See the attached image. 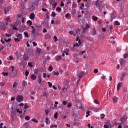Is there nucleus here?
<instances>
[{
    "mask_svg": "<svg viewBox=\"0 0 128 128\" xmlns=\"http://www.w3.org/2000/svg\"><path fill=\"white\" fill-rule=\"evenodd\" d=\"M16 100L18 102H22L24 100V97L22 96H18L16 98Z\"/></svg>",
    "mask_w": 128,
    "mask_h": 128,
    "instance_id": "nucleus-1",
    "label": "nucleus"
},
{
    "mask_svg": "<svg viewBox=\"0 0 128 128\" xmlns=\"http://www.w3.org/2000/svg\"><path fill=\"white\" fill-rule=\"evenodd\" d=\"M82 28H83V32H84L88 30V29L90 28V26L88 24H86V26H83Z\"/></svg>",
    "mask_w": 128,
    "mask_h": 128,
    "instance_id": "nucleus-2",
    "label": "nucleus"
},
{
    "mask_svg": "<svg viewBox=\"0 0 128 128\" xmlns=\"http://www.w3.org/2000/svg\"><path fill=\"white\" fill-rule=\"evenodd\" d=\"M10 10H12V8H10V7H6L4 8V14H8V12L10 11Z\"/></svg>",
    "mask_w": 128,
    "mask_h": 128,
    "instance_id": "nucleus-3",
    "label": "nucleus"
},
{
    "mask_svg": "<svg viewBox=\"0 0 128 128\" xmlns=\"http://www.w3.org/2000/svg\"><path fill=\"white\" fill-rule=\"evenodd\" d=\"M15 55L16 56V58H20V56H22V54L16 51L15 52Z\"/></svg>",
    "mask_w": 128,
    "mask_h": 128,
    "instance_id": "nucleus-4",
    "label": "nucleus"
},
{
    "mask_svg": "<svg viewBox=\"0 0 128 128\" xmlns=\"http://www.w3.org/2000/svg\"><path fill=\"white\" fill-rule=\"evenodd\" d=\"M122 82H120L119 84H118V86H117V90L118 92V90H120V88H122Z\"/></svg>",
    "mask_w": 128,
    "mask_h": 128,
    "instance_id": "nucleus-5",
    "label": "nucleus"
},
{
    "mask_svg": "<svg viewBox=\"0 0 128 128\" xmlns=\"http://www.w3.org/2000/svg\"><path fill=\"white\" fill-rule=\"evenodd\" d=\"M0 27L1 28L2 30H6V26H4V24H2L0 25Z\"/></svg>",
    "mask_w": 128,
    "mask_h": 128,
    "instance_id": "nucleus-6",
    "label": "nucleus"
},
{
    "mask_svg": "<svg viewBox=\"0 0 128 128\" xmlns=\"http://www.w3.org/2000/svg\"><path fill=\"white\" fill-rule=\"evenodd\" d=\"M62 59V56H56V60L58 62Z\"/></svg>",
    "mask_w": 128,
    "mask_h": 128,
    "instance_id": "nucleus-7",
    "label": "nucleus"
},
{
    "mask_svg": "<svg viewBox=\"0 0 128 128\" xmlns=\"http://www.w3.org/2000/svg\"><path fill=\"white\" fill-rule=\"evenodd\" d=\"M126 76V72L122 73V78H120L121 81L124 80V76Z\"/></svg>",
    "mask_w": 128,
    "mask_h": 128,
    "instance_id": "nucleus-8",
    "label": "nucleus"
},
{
    "mask_svg": "<svg viewBox=\"0 0 128 128\" xmlns=\"http://www.w3.org/2000/svg\"><path fill=\"white\" fill-rule=\"evenodd\" d=\"M30 20H34V13L31 14L30 16Z\"/></svg>",
    "mask_w": 128,
    "mask_h": 128,
    "instance_id": "nucleus-9",
    "label": "nucleus"
},
{
    "mask_svg": "<svg viewBox=\"0 0 128 128\" xmlns=\"http://www.w3.org/2000/svg\"><path fill=\"white\" fill-rule=\"evenodd\" d=\"M95 5L97 8H98L100 10V2H98V0L96 1Z\"/></svg>",
    "mask_w": 128,
    "mask_h": 128,
    "instance_id": "nucleus-10",
    "label": "nucleus"
},
{
    "mask_svg": "<svg viewBox=\"0 0 128 128\" xmlns=\"http://www.w3.org/2000/svg\"><path fill=\"white\" fill-rule=\"evenodd\" d=\"M28 10L30 12H32V10H34V5H32L30 8H28Z\"/></svg>",
    "mask_w": 128,
    "mask_h": 128,
    "instance_id": "nucleus-11",
    "label": "nucleus"
},
{
    "mask_svg": "<svg viewBox=\"0 0 128 128\" xmlns=\"http://www.w3.org/2000/svg\"><path fill=\"white\" fill-rule=\"evenodd\" d=\"M91 4L90 2H87L86 3V6L88 8L90 7V6H91Z\"/></svg>",
    "mask_w": 128,
    "mask_h": 128,
    "instance_id": "nucleus-12",
    "label": "nucleus"
},
{
    "mask_svg": "<svg viewBox=\"0 0 128 128\" xmlns=\"http://www.w3.org/2000/svg\"><path fill=\"white\" fill-rule=\"evenodd\" d=\"M52 74H54V76H58L60 73H58V72L54 71L52 73Z\"/></svg>",
    "mask_w": 128,
    "mask_h": 128,
    "instance_id": "nucleus-13",
    "label": "nucleus"
},
{
    "mask_svg": "<svg viewBox=\"0 0 128 128\" xmlns=\"http://www.w3.org/2000/svg\"><path fill=\"white\" fill-rule=\"evenodd\" d=\"M42 78L40 77V76H39L38 77V83L40 84V82H42Z\"/></svg>",
    "mask_w": 128,
    "mask_h": 128,
    "instance_id": "nucleus-14",
    "label": "nucleus"
},
{
    "mask_svg": "<svg viewBox=\"0 0 128 128\" xmlns=\"http://www.w3.org/2000/svg\"><path fill=\"white\" fill-rule=\"evenodd\" d=\"M46 124H50V120H48V117L46 118Z\"/></svg>",
    "mask_w": 128,
    "mask_h": 128,
    "instance_id": "nucleus-15",
    "label": "nucleus"
},
{
    "mask_svg": "<svg viewBox=\"0 0 128 128\" xmlns=\"http://www.w3.org/2000/svg\"><path fill=\"white\" fill-rule=\"evenodd\" d=\"M40 52H42V49H40V48H37L36 54H40Z\"/></svg>",
    "mask_w": 128,
    "mask_h": 128,
    "instance_id": "nucleus-16",
    "label": "nucleus"
},
{
    "mask_svg": "<svg viewBox=\"0 0 128 128\" xmlns=\"http://www.w3.org/2000/svg\"><path fill=\"white\" fill-rule=\"evenodd\" d=\"M32 80H34L36 79V75L32 74L31 76Z\"/></svg>",
    "mask_w": 128,
    "mask_h": 128,
    "instance_id": "nucleus-17",
    "label": "nucleus"
},
{
    "mask_svg": "<svg viewBox=\"0 0 128 128\" xmlns=\"http://www.w3.org/2000/svg\"><path fill=\"white\" fill-rule=\"evenodd\" d=\"M26 24H29L30 26H32V22L30 21V20H28V21H27Z\"/></svg>",
    "mask_w": 128,
    "mask_h": 128,
    "instance_id": "nucleus-18",
    "label": "nucleus"
},
{
    "mask_svg": "<svg viewBox=\"0 0 128 128\" xmlns=\"http://www.w3.org/2000/svg\"><path fill=\"white\" fill-rule=\"evenodd\" d=\"M58 4V2H56L55 3L52 4V8H56V6Z\"/></svg>",
    "mask_w": 128,
    "mask_h": 128,
    "instance_id": "nucleus-19",
    "label": "nucleus"
},
{
    "mask_svg": "<svg viewBox=\"0 0 128 128\" xmlns=\"http://www.w3.org/2000/svg\"><path fill=\"white\" fill-rule=\"evenodd\" d=\"M90 111H87L86 113V118H88V116H90Z\"/></svg>",
    "mask_w": 128,
    "mask_h": 128,
    "instance_id": "nucleus-20",
    "label": "nucleus"
},
{
    "mask_svg": "<svg viewBox=\"0 0 128 128\" xmlns=\"http://www.w3.org/2000/svg\"><path fill=\"white\" fill-rule=\"evenodd\" d=\"M56 16V12H52V14H51V16L52 18H54V16Z\"/></svg>",
    "mask_w": 128,
    "mask_h": 128,
    "instance_id": "nucleus-21",
    "label": "nucleus"
},
{
    "mask_svg": "<svg viewBox=\"0 0 128 128\" xmlns=\"http://www.w3.org/2000/svg\"><path fill=\"white\" fill-rule=\"evenodd\" d=\"M82 76H84L83 75H82V74H80L79 76H78V82H80L82 78Z\"/></svg>",
    "mask_w": 128,
    "mask_h": 128,
    "instance_id": "nucleus-22",
    "label": "nucleus"
},
{
    "mask_svg": "<svg viewBox=\"0 0 128 128\" xmlns=\"http://www.w3.org/2000/svg\"><path fill=\"white\" fill-rule=\"evenodd\" d=\"M72 6L73 8H74L78 6V4L76 3H73Z\"/></svg>",
    "mask_w": 128,
    "mask_h": 128,
    "instance_id": "nucleus-23",
    "label": "nucleus"
},
{
    "mask_svg": "<svg viewBox=\"0 0 128 128\" xmlns=\"http://www.w3.org/2000/svg\"><path fill=\"white\" fill-rule=\"evenodd\" d=\"M48 93H46V92H44L43 93L44 96H46V98H48Z\"/></svg>",
    "mask_w": 128,
    "mask_h": 128,
    "instance_id": "nucleus-24",
    "label": "nucleus"
},
{
    "mask_svg": "<svg viewBox=\"0 0 128 128\" xmlns=\"http://www.w3.org/2000/svg\"><path fill=\"white\" fill-rule=\"evenodd\" d=\"M116 100H118V98H116V97L113 98V102H116Z\"/></svg>",
    "mask_w": 128,
    "mask_h": 128,
    "instance_id": "nucleus-25",
    "label": "nucleus"
},
{
    "mask_svg": "<svg viewBox=\"0 0 128 128\" xmlns=\"http://www.w3.org/2000/svg\"><path fill=\"white\" fill-rule=\"evenodd\" d=\"M24 34L26 38H28V32H24Z\"/></svg>",
    "mask_w": 128,
    "mask_h": 128,
    "instance_id": "nucleus-26",
    "label": "nucleus"
},
{
    "mask_svg": "<svg viewBox=\"0 0 128 128\" xmlns=\"http://www.w3.org/2000/svg\"><path fill=\"white\" fill-rule=\"evenodd\" d=\"M96 34V28H94V30L92 31V34L94 36V34Z\"/></svg>",
    "mask_w": 128,
    "mask_h": 128,
    "instance_id": "nucleus-27",
    "label": "nucleus"
},
{
    "mask_svg": "<svg viewBox=\"0 0 128 128\" xmlns=\"http://www.w3.org/2000/svg\"><path fill=\"white\" fill-rule=\"evenodd\" d=\"M21 28L22 30H26V25L24 24H22L21 26Z\"/></svg>",
    "mask_w": 128,
    "mask_h": 128,
    "instance_id": "nucleus-28",
    "label": "nucleus"
},
{
    "mask_svg": "<svg viewBox=\"0 0 128 128\" xmlns=\"http://www.w3.org/2000/svg\"><path fill=\"white\" fill-rule=\"evenodd\" d=\"M22 86H26V82L24 81L22 82Z\"/></svg>",
    "mask_w": 128,
    "mask_h": 128,
    "instance_id": "nucleus-29",
    "label": "nucleus"
},
{
    "mask_svg": "<svg viewBox=\"0 0 128 128\" xmlns=\"http://www.w3.org/2000/svg\"><path fill=\"white\" fill-rule=\"evenodd\" d=\"M47 84H48L50 88H52V84L50 82H48Z\"/></svg>",
    "mask_w": 128,
    "mask_h": 128,
    "instance_id": "nucleus-30",
    "label": "nucleus"
},
{
    "mask_svg": "<svg viewBox=\"0 0 128 128\" xmlns=\"http://www.w3.org/2000/svg\"><path fill=\"white\" fill-rule=\"evenodd\" d=\"M114 25L115 26H120V22H118V20L116 21Z\"/></svg>",
    "mask_w": 128,
    "mask_h": 128,
    "instance_id": "nucleus-31",
    "label": "nucleus"
},
{
    "mask_svg": "<svg viewBox=\"0 0 128 128\" xmlns=\"http://www.w3.org/2000/svg\"><path fill=\"white\" fill-rule=\"evenodd\" d=\"M12 26H13L12 30H18V28L16 27V25H12Z\"/></svg>",
    "mask_w": 128,
    "mask_h": 128,
    "instance_id": "nucleus-32",
    "label": "nucleus"
},
{
    "mask_svg": "<svg viewBox=\"0 0 128 128\" xmlns=\"http://www.w3.org/2000/svg\"><path fill=\"white\" fill-rule=\"evenodd\" d=\"M54 42H58V37L56 36H54Z\"/></svg>",
    "mask_w": 128,
    "mask_h": 128,
    "instance_id": "nucleus-33",
    "label": "nucleus"
},
{
    "mask_svg": "<svg viewBox=\"0 0 128 128\" xmlns=\"http://www.w3.org/2000/svg\"><path fill=\"white\" fill-rule=\"evenodd\" d=\"M16 110L17 112H19V114H22V111H20V109H18V108H17Z\"/></svg>",
    "mask_w": 128,
    "mask_h": 128,
    "instance_id": "nucleus-34",
    "label": "nucleus"
},
{
    "mask_svg": "<svg viewBox=\"0 0 128 128\" xmlns=\"http://www.w3.org/2000/svg\"><path fill=\"white\" fill-rule=\"evenodd\" d=\"M17 84H18V83L16 82H14V83L13 84V88H16V86Z\"/></svg>",
    "mask_w": 128,
    "mask_h": 128,
    "instance_id": "nucleus-35",
    "label": "nucleus"
},
{
    "mask_svg": "<svg viewBox=\"0 0 128 128\" xmlns=\"http://www.w3.org/2000/svg\"><path fill=\"white\" fill-rule=\"evenodd\" d=\"M30 116H26L25 117V119L26 120H30Z\"/></svg>",
    "mask_w": 128,
    "mask_h": 128,
    "instance_id": "nucleus-36",
    "label": "nucleus"
},
{
    "mask_svg": "<svg viewBox=\"0 0 128 128\" xmlns=\"http://www.w3.org/2000/svg\"><path fill=\"white\" fill-rule=\"evenodd\" d=\"M74 31L76 32V34H78V32H80V29L76 28L75 29Z\"/></svg>",
    "mask_w": 128,
    "mask_h": 128,
    "instance_id": "nucleus-37",
    "label": "nucleus"
},
{
    "mask_svg": "<svg viewBox=\"0 0 128 128\" xmlns=\"http://www.w3.org/2000/svg\"><path fill=\"white\" fill-rule=\"evenodd\" d=\"M2 74L4 75V76H8V72H6L4 73V72H2Z\"/></svg>",
    "mask_w": 128,
    "mask_h": 128,
    "instance_id": "nucleus-38",
    "label": "nucleus"
},
{
    "mask_svg": "<svg viewBox=\"0 0 128 128\" xmlns=\"http://www.w3.org/2000/svg\"><path fill=\"white\" fill-rule=\"evenodd\" d=\"M128 56V54H124V58H126Z\"/></svg>",
    "mask_w": 128,
    "mask_h": 128,
    "instance_id": "nucleus-39",
    "label": "nucleus"
},
{
    "mask_svg": "<svg viewBox=\"0 0 128 128\" xmlns=\"http://www.w3.org/2000/svg\"><path fill=\"white\" fill-rule=\"evenodd\" d=\"M48 70L50 71V72H52V66H49Z\"/></svg>",
    "mask_w": 128,
    "mask_h": 128,
    "instance_id": "nucleus-40",
    "label": "nucleus"
},
{
    "mask_svg": "<svg viewBox=\"0 0 128 128\" xmlns=\"http://www.w3.org/2000/svg\"><path fill=\"white\" fill-rule=\"evenodd\" d=\"M14 40H15V42H20V40L18 38H14Z\"/></svg>",
    "mask_w": 128,
    "mask_h": 128,
    "instance_id": "nucleus-41",
    "label": "nucleus"
},
{
    "mask_svg": "<svg viewBox=\"0 0 128 128\" xmlns=\"http://www.w3.org/2000/svg\"><path fill=\"white\" fill-rule=\"evenodd\" d=\"M56 10H58V12H60V10H62V8L58 7L56 8Z\"/></svg>",
    "mask_w": 128,
    "mask_h": 128,
    "instance_id": "nucleus-42",
    "label": "nucleus"
},
{
    "mask_svg": "<svg viewBox=\"0 0 128 128\" xmlns=\"http://www.w3.org/2000/svg\"><path fill=\"white\" fill-rule=\"evenodd\" d=\"M68 102H66V101H63L62 102V104H64V106H66Z\"/></svg>",
    "mask_w": 128,
    "mask_h": 128,
    "instance_id": "nucleus-43",
    "label": "nucleus"
},
{
    "mask_svg": "<svg viewBox=\"0 0 128 128\" xmlns=\"http://www.w3.org/2000/svg\"><path fill=\"white\" fill-rule=\"evenodd\" d=\"M70 16V14L68 13V14H66L65 18H68V16Z\"/></svg>",
    "mask_w": 128,
    "mask_h": 128,
    "instance_id": "nucleus-44",
    "label": "nucleus"
},
{
    "mask_svg": "<svg viewBox=\"0 0 128 128\" xmlns=\"http://www.w3.org/2000/svg\"><path fill=\"white\" fill-rule=\"evenodd\" d=\"M28 66H30V68H32V66H33L32 64V62H28Z\"/></svg>",
    "mask_w": 128,
    "mask_h": 128,
    "instance_id": "nucleus-45",
    "label": "nucleus"
},
{
    "mask_svg": "<svg viewBox=\"0 0 128 128\" xmlns=\"http://www.w3.org/2000/svg\"><path fill=\"white\" fill-rule=\"evenodd\" d=\"M94 74H98V69H94Z\"/></svg>",
    "mask_w": 128,
    "mask_h": 128,
    "instance_id": "nucleus-46",
    "label": "nucleus"
},
{
    "mask_svg": "<svg viewBox=\"0 0 128 128\" xmlns=\"http://www.w3.org/2000/svg\"><path fill=\"white\" fill-rule=\"evenodd\" d=\"M25 74H26V76H28V74H30V72H29L28 70H26V72Z\"/></svg>",
    "mask_w": 128,
    "mask_h": 128,
    "instance_id": "nucleus-47",
    "label": "nucleus"
},
{
    "mask_svg": "<svg viewBox=\"0 0 128 128\" xmlns=\"http://www.w3.org/2000/svg\"><path fill=\"white\" fill-rule=\"evenodd\" d=\"M76 44V46H82V42H79V44L76 43V44Z\"/></svg>",
    "mask_w": 128,
    "mask_h": 128,
    "instance_id": "nucleus-48",
    "label": "nucleus"
},
{
    "mask_svg": "<svg viewBox=\"0 0 128 128\" xmlns=\"http://www.w3.org/2000/svg\"><path fill=\"white\" fill-rule=\"evenodd\" d=\"M45 112L46 114V116H48V112H50V110H45Z\"/></svg>",
    "mask_w": 128,
    "mask_h": 128,
    "instance_id": "nucleus-49",
    "label": "nucleus"
},
{
    "mask_svg": "<svg viewBox=\"0 0 128 128\" xmlns=\"http://www.w3.org/2000/svg\"><path fill=\"white\" fill-rule=\"evenodd\" d=\"M32 44L34 45V46H36L38 44H36V42H32Z\"/></svg>",
    "mask_w": 128,
    "mask_h": 128,
    "instance_id": "nucleus-50",
    "label": "nucleus"
},
{
    "mask_svg": "<svg viewBox=\"0 0 128 128\" xmlns=\"http://www.w3.org/2000/svg\"><path fill=\"white\" fill-rule=\"evenodd\" d=\"M94 104H100L98 101L97 100H94Z\"/></svg>",
    "mask_w": 128,
    "mask_h": 128,
    "instance_id": "nucleus-51",
    "label": "nucleus"
},
{
    "mask_svg": "<svg viewBox=\"0 0 128 128\" xmlns=\"http://www.w3.org/2000/svg\"><path fill=\"white\" fill-rule=\"evenodd\" d=\"M6 36H8V38H10V36H12V34H8V33H6Z\"/></svg>",
    "mask_w": 128,
    "mask_h": 128,
    "instance_id": "nucleus-52",
    "label": "nucleus"
},
{
    "mask_svg": "<svg viewBox=\"0 0 128 128\" xmlns=\"http://www.w3.org/2000/svg\"><path fill=\"white\" fill-rule=\"evenodd\" d=\"M54 118H58V113H55L54 114Z\"/></svg>",
    "mask_w": 128,
    "mask_h": 128,
    "instance_id": "nucleus-53",
    "label": "nucleus"
},
{
    "mask_svg": "<svg viewBox=\"0 0 128 128\" xmlns=\"http://www.w3.org/2000/svg\"><path fill=\"white\" fill-rule=\"evenodd\" d=\"M102 116H101V118H102V120L104 119V116H105L104 114H102Z\"/></svg>",
    "mask_w": 128,
    "mask_h": 128,
    "instance_id": "nucleus-54",
    "label": "nucleus"
},
{
    "mask_svg": "<svg viewBox=\"0 0 128 128\" xmlns=\"http://www.w3.org/2000/svg\"><path fill=\"white\" fill-rule=\"evenodd\" d=\"M72 107V103H68V108H71Z\"/></svg>",
    "mask_w": 128,
    "mask_h": 128,
    "instance_id": "nucleus-55",
    "label": "nucleus"
},
{
    "mask_svg": "<svg viewBox=\"0 0 128 128\" xmlns=\"http://www.w3.org/2000/svg\"><path fill=\"white\" fill-rule=\"evenodd\" d=\"M24 60H28V56L24 57Z\"/></svg>",
    "mask_w": 128,
    "mask_h": 128,
    "instance_id": "nucleus-56",
    "label": "nucleus"
},
{
    "mask_svg": "<svg viewBox=\"0 0 128 128\" xmlns=\"http://www.w3.org/2000/svg\"><path fill=\"white\" fill-rule=\"evenodd\" d=\"M9 59L10 60H14V57H12V56H10Z\"/></svg>",
    "mask_w": 128,
    "mask_h": 128,
    "instance_id": "nucleus-57",
    "label": "nucleus"
},
{
    "mask_svg": "<svg viewBox=\"0 0 128 128\" xmlns=\"http://www.w3.org/2000/svg\"><path fill=\"white\" fill-rule=\"evenodd\" d=\"M94 20L95 22H96V20H98V18L97 17H94Z\"/></svg>",
    "mask_w": 128,
    "mask_h": 128,
    "instance_id": "nucleus-58",
    "label": "nucleus"
},
{
    "mask_svg": "<svg viewBox=\"0 0 128 128\" xmlns=\"http://www.w3.org/2000/svg\"><path fill=\"white\" fill-rule=\"evenodd\" d=\"M43 32H48V30H46V29L44 28L43 29Z\"/></svg>",
    "mask_w": 128,
    "mask_h": 128,
    "instance_id": "nucleus-59",
    "label": "nucleus"
},
{
    "mask_svg": "<svg viewBox=\"0 0 128 128\" xmlns=\"http://www.w3.org/2000/svg\"><path fill=\"white\" fill-rule=\"evenodd\" d=\"M42 12H46V10H48L44 8H42Z\"/></svg>",
    "mask_w": 128,
    "mask_h": 128,
    "instance_id": "nucleus-60",
    "label": "nucleus"
},
{
    "mask_svg": "<svg viewBox=\"0 0 128 128\" xmlns=\"http://www.w3.org/2000/svg\"><path fill=\"white\" fill-rule=\"evenodd\" d=\"M4 126V123L2 122L0 124V128H2V126Z\"/></svg>",
    "mask_w": 128,
    "mask_h": 128,
    "instance_id": "nucleus-61",
    "label": "nucleus"
},
{
    "mask_svg": "<svg viewBox=\"0 0 128 128\" xmlns=\"http://www.w3.org/2000/svg\"><path fill=\"white\" fill-rule=\"evenodd\" d=\"M32 32L33 34H36V29L34 28Z\"/></svg>",
    "mask_w": 128,
    "mask_h": 128,
    "instance_id": "nucleus-62",
    "label": "nucleus"
},
{
    "mask_svg": "<svg viewBox=\"0 0 128 128\" xmlns=\"http://www.w3.org/2000/svg\"><path fill=\"white\" fill-rule=\"evenodd\" d=\"M43 77L44 78H46V74L44 73L43 74Z\"/></svg>",
    "mask_w": 128,
    "mask_h": 128,
    "instance_id": "nucleus-63",
    "label": "nucleus"
},
{
    "mask_svg": "<svg viewBox=\"0 0 128 128\" xmlns=\"http://www.w3.org/2000/svg\"><path fill=\"white\" fill-rule=\"evenodd\" d=\"M104 128H109V126H108V125H104Z\"/></svg>",
    "mask_w": 128,
    "mask_h": 128,
    "instance_id": "nucleus-64",
    "label": "nucleus"
}]
</instances>
